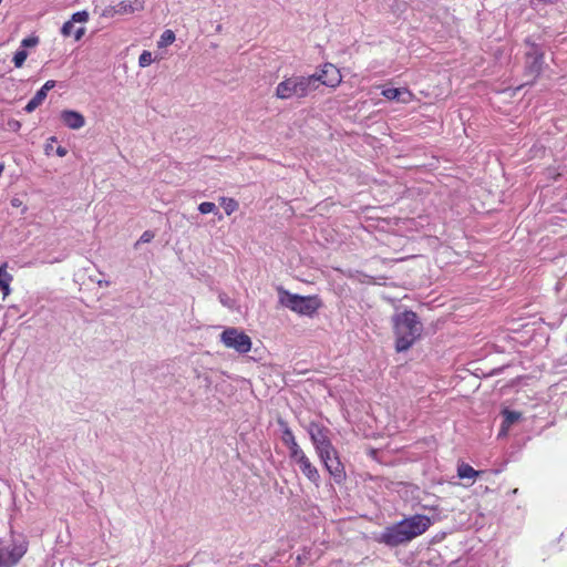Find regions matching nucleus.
<instances>
[{"label":"nucleus","mask_w":567,"mask_h":567,"mask_svg":"<svg viewBox=\"0 0 567 567\" xmlns=\"http://www.w3.org/2000/svg\"><path fill=\"white\" fill-rule=\"evenodd\" d=\"M431 524L430 517L425 515H413L386 527L379 537V542L390 547H396L425 533Z\"/></svg>","instance_id":"1"},{"label":"nucleus","mask_w":567,"mask_h":567,"mask_svg":"<svg viewBox=\"0 0 567 567\" xmlns=\"http://www.w3.org/2000/svg\"><path fill=\"white\" fill-rule=\"evenodd\" d=\"M391 322L395 338V350L398 352L409 350L423 332V324L416 312L412 310L395 313Z\"/></svg>","instance_id":"2"},{"label":"nucleus","mask_w":567,"mask_h":567,"mask_svg":"<svg viewBox=\"0 0 567 567\" xmlns=\"http://www.w3.org/2000/svg\"><path fill=\"white\" fill-rule=\"evenodd\" d=\"M313 91V78L291 75L278 83L275 95L280 100L305 99Z\"/></svg>","instance_id":"3"},{"label":"nucleus","mask_w":567,"mask_h":567,"mask_svg":"<svg viewBox=\"0 0 567 567\" xmlns=\"http://www.w3.org/2000/svg\"><path fill=\"white\" fill-rule=\"evenodd\" d=\"M279 302L291 311L312 317L321 307V300L318 296H299L290 293L284 288L278 289Z\"/></svg>","instance_id":"4"},{"label":"nucleus","mask_w":567,"mask_h":567,"mask_svg":"<svg viewBox=\"0 0 567 567\" xmlns=\"http://www.w3.org/2000/svg\"><path fill=\"white\" fill-rule=\"evenodd\" d=\"M27 551L28 543L24 539H0V567H14Z\"/></svg>","instance_id":"5"},{"label":"nucleus","mask_w":567,"mask_h":567,"mask_svg":"<svg viewBox=\"0 0 567 567\" xmlns=\"http://www.w3.org/2000/svg\"><path fill=\"white\" fill-rule=\"evenodd\" d=\"M220 341L226 348L234 349L238 353H248L251 349V339L237 328H227L220 334Z\"/></svg>","instance_id":"6"},{"label":"nucleus","mask_w":567,"mask_h":567,"mask_svg":"<svg viewBox=\"0 0 567 567\" xmlns=\"http://www.w3.org/2000/svg\"><path fill=\"white\" fill-rule=\"evenodd\" d=\"M318 456L336 483L340 484L346 480V468L343 463L340 461L339 453L336 447H332Z\"/></svg>","instance_id":"7"},{"label":"nucleus","mask_w":567,"mask_h":567,"mask_svg":"<svg viewBox=\"0 0 567 567\" xmlns=\"http://www.w3.org/2000/svg\"><path fill=\"white\" fill-rule=\"evenodd\" d=\"M309 78H313V91L319 87L318 82L331 89H336L342 82L340 70L332 63H324L320 73L311 74Z\"/></svg>","instance_id":"8"},{"label":"nucleus","mask_w":567,"mask_h":567,"mask_svg":"<svg viewBox=\"0 0 567 567\" xmlns=\"http://www.w3.org/2000/svg\"><path fill=\"white\" fill-rule=\"evenodd\" d=\"M307 431L318 455L334 447L329 439L328 427L316 422H310Z\"/></svg>","instance_id":"9"},{"label":"nucleus","mask_w":567,"mask_h":567,"mask_svg":"<svg viewBox=\"0 0 567 567\" xmlns=\"http://www.w3.org/2000/svg\"><path fill=\"white\" fill-rule=\"evenodd\" d=\"M381 94L389 101L395 100L404 104H409L415 99L414 93L406 87L384 89Z\"/></svg>","instance_id":"10"},{"label":"nucleus","mask_w":567,"mask_h":567,"mask_svg":"<svg viewBox=\"0 0 567 567\" xmlns=\"http://www.w3.org/2000/svg\"><path fill=\"white\" fill-rule=\"evenodd\" d=\"M61 120L64 123V125L71 130H79L83 127L85 124L84 116L81 113L71 110L62 111Z\"/></svg>","instance_id":"11"},{"label":"nucleus","mask_w":567,"mask_h":567,"mask_svg":"<svg viewBox=\"0 0 567 567\" xmlns=\"http://www.w3.org/2000/svg\"><path fill=\"white\" fill-rule=\"evenodd\" d=\"M301 473L316 486H319L320 483V474L317 467L311 463L309 457H306L298 464Z\"/></svg>","instance_id":"12"},{"label":"nucleus","mask_w":567,"mask_h":567,"mask_svg":"<svg viewBox=\"0 0 567 567\" xmlns=\"http://www.w3.org/2000/svg\"><path fill=\"white\" fill-rule=\"evenodd\" d=\"M135 9L133 8L130 1H121L115 6L106 8L103 12L104 17L113 18L116 14H130L133 13Z\"/></svg>","instance_id":"13"},{"label":"nucleus","mask_w":567,"mask_h":567,"mask_svg":"<svg viewBox=\"0 0 567 567\" xmlns=\"http://www.w3.org/2000/svg\"><path fill=\"white\" fill-rule=\"evenodd\" d=\"M502 413H503L504 420H503V423H502L499 435H506L508 430H509V427L515 422L520 420L522 413L520 412H516V411H511L508 409L503 410Z\"/></svg>","instance_id":"14"},{"label":"nucleus","mask_w":567,"mask_h":567,"mask_svg":"<svg viewBox=\"0 0 567 567\" xmlns=\"http://www.w3.org/2000/svg\"><path fill=\"white\" fill-rule=\"evenodd\" d=\"M482 474L481 471L474 470L470 464L467 463H460L457 465V476L462 480L468 478V480H475Z\"/></svg>","instance_id":"15"},{"label":"nucleus","mask_w":567,"mask_h":567,"mask_svg":"<svg viewBox=\"0 0 567 567\" xmlns=\"http://www.w3.org/2000/svg\"><path fill=\"white\" fill-rule=\"evenodd\" d=\"M12 279V276L7 271V264L4 262L0 267V289L2 290L4 297L10 293V284Z\"/></svg>","instance_id":"16"},{"label":"nucleus","mask_w":567,"mask_h":567,"mask_svg":"<svg viewBox=\"0 0 567 567\" xmlns=\"http://www.w3.org/2000/svg\"><path fill=\"white\" fill-rule=\"evenodd\" d=\"M281 441L288 447L289 453L291 451H293L295 449L299 447V444L297 443L292 431L290 430V427L287 424H284Z\"/></svg>","instance_id":"17"},{"label":"nucleus","mask_w":567,"mask_h":567,"mask_svg":"<svg viewBox=\"0 0 567 567\" xmlns=\"http://www.w3.org/2000/svg\"><path fill=\"white\" fill-rule=\"evenodd\" d=\"M47 95L43 90H39L34 96L27 103L24 111L28 113L33 112L38 106H40L45 100Z\"/></svg>","instance_id":"18"},{"label":"nucleus","mask_w":567,"mask_h":567,"mask_svg":"<svg viewBox=\"0 0 567 567\" xmlns=\"http://www.w3.org/2000/svg\"><path fill=\"white\" fill-rule=\"evenodd\" d=\"M219 203L227 215H231L238 209V203L234 198L221 197Z\"/></svg>","instance_id":"19"},{"label":"nucleus","mask_w":567,"mask_h":567,"mask_svg":"<svg viewBox=\"0 0 567 567\" xmlns=\"http://www.w3.org/2000/svg\"><path fill=\"white\" fill-rule=\"evenodd\" d=\"M175 33L172 30H165L157 42V47L165 48L167 45H171L175 41Z\"/></svg>","instance_id":"20"},{"label":"nucleus","mask_w":567,"mask_h":567,"mask_svg":"<svg viewBox=\"0 0 567 567\" xmlns=\"http://www.w3.org/2000/svg\"><path fill=\"white\" fill-rule=\"evenodd\" d=\"M543 61H544V54L535 53L534 60L529 68L530 72L534 74L535 78H537L540 74Z\"/></svg>","instance_id":"21"},{"label":"nucleus","mask_w":567,"mask_h":567,"mask_svg":"<svg viewBox=\"0 0 567 567\" xmlns=\"http://www.w3.org/2000/svg\"><path fill=\"white\" fill-rule=\"evenodd\" d=\"M27 58H28V52L24 49H19L14 53L12 62H13L16 68L20 69V68L23 66Z\"/></svg>","instance_id":"22"},{"label":"nucleus","mask_w":567,"mask_h":567,"mask_svg":"<svg viewBox=\"0 0 567 567\" xmlns=\"http://www.w3.org/2000/svg\"><path fill=\"white\" fill-rule=\"evenodd\" d=\"M289 456L296 464H299L301 461L308 457L300 446L291 451Z\"/></svg>","instance_id":"23"},{"label":"nucleus","mask_w":567,"mask_h":567,"mask_svg":"<svg viewBox=\"0 0 567 567\" xmlns=\"http://www.w3.org/2000/svg\"><path fill=\"white\" fill-rule=\"evenodd\" d=\"M153 62V56L150 51H143L138 58V64L141 68H146Z\"/></svg>","instance_id":"24"},{"label":"nucleus","mask_w":567,"mask_h":567,"mask_svg":"<svg viewBox=\"0 0 567 567\" xmlns=\"http://www.w3.org/2000/svg\"><path fill=\"white\" fill-rule=\"evenodd\" d=\"M215 209H216V205L214 203H212V202H203L198 206V210L202 214H209V213L215 212Z\"/></svg>","instance_id":"25"},{"label":"nucleus","mask_w":567,"mask_h":567,"mask_svg":"<svg viewBox=\"0 0 567 567\" xmlns=\"http://www.w3.org/2000/svg\"><path fill=\"white\" fill-rule=\"evenodd\" d=\"M87 20L89 13L86 11H79L73 13L72 19L70 21H72V23L74 24V22H86Z\"/></svg>","instance_id":"26"},{"label":"nucleus","mask_w":567,"mask_h":567,"mask_svg":"<svg viewBox=\"0 0 567 567\" xmlns=\"http://www.w3.org/2000/svg\"><path fill=\"white\" fill-rule=\"evenodd\" d=\"M38 43H39V38L33 35V37L23 39L21 41V47L22 48H33V47L38 45Z\"/></svg>","instance_id":"27"},{"label":"nucleus","mask_w":567,"mask_h":567,"mask_svg":"<svg viewBox=\"0 0 567 567\" xmlns=\"http://www.w3.org/2000/svg\"><path fill=\"white\" fill-rule=\"evenodd\" d=\"M73 29H74V24L72 23V21H66V22L63 24V27H62V29H61V32H62V34H63L64 37H70V35H72V34H74V33H73Z\"/></svg>","instance_id":"28"},{"label":"nucleus","mask_w":567,"mask_h":567,"mask_svg":"<svg viewBox=\"0 0 567 567\" xmlns=\"http://www.w3.org/2000/svg\"><path fill=\"white\" fill-rule=\"evenodd\" d=\"M154 238V233L151 230H145L140 237L138 243H150Z\"/></svg>","instance_id":"29"},{"label":"nucleus","mask_w":567,"mask_h":567,"mask_svg":"<svg viewBox=\"0 0 567 567\" xmlns=\"http://www.w3.org/2000/svg\"><path fill=\"white\" fill-rule=\"evenodd\" d=\"M54 86H55V81L49 80L43 84V86L40 90H43L47 95L48 91L52 90Z\"/></svg>","instance_id":"30"},{"label":"nucleus","mask_w":567,"mask_h":567,"mask_svg":"<svg viewBox=\"0 0 567 567\" xmlns=\"http://www.w3.org/2000/svg\"><path fill=\"white\" fill-rule=\"evenodd\" d=\"M85 33V29L84 28H79L75 32H74V39L76 41H79Z\"/></svg>","instance_id":"31"},{"label":"nucleus","mask_w":567,"mask_h":567,"mask_svg":"<svg viewBox=\"0 0 567 567\" xmlns=\"http://www.w3.org/2000/svg\"><path fill=\"white\" fill-rule=\"evenodd\" d=\"M56 153L59 156H64L66 154V150L64 147H58Z\"/></svg>","instance_id":"32"},{"label":"nucleus","mask_w":567,"mask_h":567,"mask_svg":"<svg viewBox=\"0 0 567 567\" xmlns=\"http://www.w3.org/2000/svg\"><path fill=\"white\" fill-rule=\"evenodd\" d=\"M11 204H12L13 207H19L21 205V202L19 199H17V198H13L11 200Z\"/></svg>","instance_id":"33"},{"label":"nucleus","mask_w":567,"mask_h":567,"mask_svg":"<svg viewBox=\"0 0 567 567\" xmlns=\"http://www.w3.org/2000/svg\"><path fill=\"white\" fill-rule=\"evenodd\" d=\"M370 454H371V456H373V457H374V456L377 455V451H375V450H371V451H370Z\"/></svg>","instance_id":"34"},{"label":"nucleus","mask_w":567,"mask_h":567,"mask_svg":"<svg viewBox=\"0 0 567 567\" xmlns=\"http://www.w3.org/2000/svg\"><path fill=\"white\" fill-rule=\"evenodd\" d=\"M2 2V0H0V3Z\"/></svg>","instance_id":"35"}]
</instances>
